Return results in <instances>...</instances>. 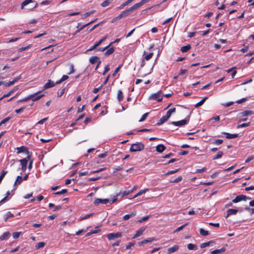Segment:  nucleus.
I'll use <instances>...</instances> for the list:
<instances>
[{"label": "nucleus", "mask_w": 254, "mask_h": 254, "mask_svg": "<svg viewBox=\"0 0 254 254\" xmlns=\"http://www.w3.org/2000/svg\"><path fill=\"white\" fill-rule=\"evenodd\" d=\"M144 148V145L142 143L136 142L132 144L129 149L130 152L140 151L142 150Z\"/></svg>", "instance_id": "1"}, {"label": "nucleus", "mask_w": 254, "mask_h": 254, "mask_svg": "<svg viewBox=\"0 0 254 254\" xmlns=\"http://www.w3.org/2000/svg\"><path fill=\"white\" fill-rule=\"evenodd\" d=\"M137 9V8L136 7V5L134 4L133 6H132L128 9L123 11L120 14L122 18L125 17L128 15L129 14L133 12Z\"/></svg>", "instance_id": "2"}, {"label": "nucleus", "mask_w": 254, "mask_h": 254, "mask_svg": "<svg viewBox=\"0 0 254 254\" xmlns=\"http://www.w3.org/2000/svg\"><path fill=\"white\" fill-rule=\"evenodd\" d=\"M251 197H247V196L243 194L239 195L237 196L234 199L232 200L233 203H237L242 200H247L248 199H251Z\"/></svg>", "instance_id": "3"}, {"label": "nucleus", "mask_w": 254, "mask_h": 254, "mask_svg": "<svg viewBox=\"0 0 254 254\" xmlns=\"http://www.w3.org/2000/svg\"><path fill=\"white\" fill-rule=\"evenodd\" d=\"M189 120L190 118L187 117L184 120L178 122H172L171 124L176 126H182L186 125L189 122Z\"/></svg>", "instance_id": "4"}, {"label": "nucleus", "mask_w": 254, "mask_h": 254, "mask_svg": "<svg viewBox=\"0 0 254 254\" xmlns=\"http://www.w3.org/2000/svg\"><path fill=\"white\" fill-rule=\"evenodd\" d=\"M243 210H244V208H242V207L240 208V210L237 209H232V208L229 209L227 211L226 217H228L229 216L231 215H235L239 211L241 212Z\"/></svg>", "instance_id": "5"}, {"label": "nucleus", "mask_w": 254, "mask_h": 254, "mask_svg": "<svg viewBox=\"0 0 254 254\" xmlns=\"http://www.w3.org/2000/svg\"><path fill=\"white\" fill-rule=\"evenodd\" d=\"M123 237L122 232H118L116 233H110L107 235V238H117Z\"/></svg>", "instance_id": "6"}, {"label": "nucleus", "mask_w": 254, "mask_h": 254, "mask_svg": "<svg viewBox=\"0 0 254 254\" xmlns=\"http://www.w3.org/2000/svg\"><path fill=\"white\" fill-rule=\"evenodd\" d=\"M109 201V199H101V198H97L95 200L94 202V204L97 206L99 205L100 203L105 204Z\"/></svg>", "instance_id": "7"}, {"label": "nucleus", "mask_w": 254, "mask_h": 254, "mask_svg": "<svg viewBox=\"0 0 254 254\" xmlns=\"http://www.w3.org/2000/svg\"><path fill=\"white\" fill-rule=\"evenodd\" d=\"M16 150H17V153H20L21 152H25L28 155H30L29 154V152L28 151V148L24 146H21V147H17L16 148Z\"/></svg>", "instance_id": "8"}, {"label": "nucleus", "mask_w": 254, "mask_h": 254, "mask_svg": "<svg viewBox=\"0 0 254 254\" xmlns=\"http://www.w3.org/2000/svg\"><path fill=\"white\" fill-rule=\"evenodd\" d=\"M55 84H56L55 83L54 81H52L51 80H49L48 82L44 85L43 87V90H46L49 88L53 87L55 86Z\"/></svg>", "instance_id": "9"}, {"label": "nucleus", "mask_w": 254, "mask_h": 254, "mask_svg": "<svg viewBox=\"0 0 254 254\" xmlns=\"http://www.w3.org/2000/svg\"><path fill=\"white\" fill-rule=\"evenodd\" d=\"M179 247L178 245H175L172 247L169 248L167 250V254H171L179 250Z\"/></svg>", "instance_id": "10"}, {"label": "nucleus", "mask_w": 254, "mask_h": 254, "mask_svg": "<svg viewBox=\"0 0 254 254\" xmlns=\"http://www.w3.org/2000/svg\"><path fill=\"white\" fill-rule=\"evenodd\" d=\"M222 134L226 135V138L227 139H232L236 138L239 136V134L235 133V134H230L228 132H223Z\"/></svg>", "instance_id": "11"}, {"label": "nucleus", "mask_w": 254, "mask_h": 254, "mask_svg": "<svg viewBox=\"0 0 254 254\" xmlns=\"http://www.w3.org/2000/svg\"><path fill=\"white\" fill-rule=\"evenodd\" d=\"M145 228L144 227H141L139 229H138L134 235L133 236L132 238H136L138 237L142 234L143 232L144 231Z\"/></svg>", "instance_id": "12"}, {"label": "nucleus", "mask_w": 254, "mask_h": 254, "mask_svg": "<svg viewBox=\"0 0 254 254\" xmlns=\"http://www.w3.org/2000/svg\"><path fill=\"white\" fill-rule=\"evenodd\" d=\"M22 181H23V179H22V177L18 176L17 177L16 181L14 183L13 190H16V188H17L16 186L18 185H20L21 183V182H22Z\"/></svg>", "instance_id": "13"}, {"label": "nucleus", "mask_w": 254, "mask_h": 254, "mask_svg": "<svg viewBox=\"0 0 254 254\" xmlns=\"http://www.w3.org/2000/svg\"><path fill=\"white\" fill-rule=\"evenodd\" d=\"M226 248L225 247L221 248L220 249L215 250L211 252V254H220L225 252Z\"/></svg>", "instance_id": "14"}, {"label": "nucleus", "mask_w": 254, "mask_h": 254, "mask_svg": "<svg viewBox=\"0 0 254 254\" xmlns=\"http://www.w3.org/2000/svg\"><path fill=\"white\" fill-rule=\"evenodd\" d=\"M31 158V155H28L26 158H24L23 159H21L19 160V162L21 163V166H27L28 160H30Z\"/></svg>", "instance_id": "15"}, {"label": "nucleus", "mask_w": 254, "mask_h": 254, "mask_svg": "<svg viewBox=\"0 0 254 254\" xmlns=\"http://www.w3.org/2000/svg\"><path fill=\"white\" fill-rule=\"evenodd\" d=\"M40 93V92H38L36 93H35V94H32L31 95H34V97H32V98H31V100L33 101H37L39 99H40V98H41L43 96H44V94H41L40 95H38V94Z\"/></svg>", "instance_id": "16"}, {"label": "nucleus", "mask_w": 254, "mask_h": 254, "mask_svg": "<svg viewBox=\"0 0 254 254\" xmlns=\"http://www.w3.org/2000/svg\"><path fill=\"white\" fill-rule=\"evenodd\" d=\"M136 211L135 210H134L133 211L131 212L130 214H127L124 216V219L125 220H127L129 219V218L133 217L136 215Z\"/></svg>", "instance_id": "17"}, {"label": "nucleus", "mask_w": 254, "mask_h": 254, "mask_svg": "<svg viewBox=\"0 0 254 254\" xmlns=\"http://www.w3.org/2000/svg\"><path fill=\"white\" fill-rule=\"evenodd\" d=\"M166 149V147L163 144H159L156 147L158 152L161 153Z\"/></svg>", "instance_id": "18"}, {"label": "nucleus", "mask_w": 254, "mask_h": 254, "mask_svg": "<svg viewBox=\"0 0 254 254\" xmlns=\"http://www.w3.org/2000/svg\"><path fill=\"white\" fill-rule=\"evenodd\" d=\"M169 117H168L166 115L163 116L161 118V119L159 120V122L157 123V125H161L164 123L165 122H166L168 119Z\"/></svg>", "instance_id": "19"}, {"label": "nucleus", "mask_w": 254, "mask_h": 254, "mask_svg": "<svg viewBox=\"0 0 254 254\" xmlns=\"http://www.w3.org/2000/svg\"><path fill=\"white\" fill-rule=\"evenodd\" d=\"M254 112L252 110H246L243 112L240 113V115L242 117L250 115H252Z\"/></svg>", "instance_id": "20"}, {"label": "nucleus", "mask_w": 254, "mask_h": 254, "mask_svg": "<svg viewBox=\"0 0 254 254\" xmlns=\"http://www.w3.org/2000/svg\"><path fill=\"white\" fill-rule=\"evenodd\" d=\"M33 2H35V1L33 0H25L21 3V9H23L25 6L28 5V4H29L30 3H33Z\"/></svg>", "instance_id": "21"}, {"label": "nucleus", "mask_w": 254, "mask_h": 254, "mask_svg": "<svg viewBox=\"0 0 254 254\" xmlns=\"http://www.w3.org/2000/svg\"><path fill=\"white\" fill-rule=\"evenodd\" d=\"M106 50L107 51L105 53V55L106 56H110V55L112 54L115 51V48L114 47H111L110 48H108Z\"/></svg>", "instance_id": "22"}, {"label": "nucleus", "mask_w": 254, "mask_h": 254, "mask_svg": "<svg viewBox=\"0 0 254 254\" xmlns=\"http://www.w3.org/2000/svg\"><path fill=\"white\" fill-rule=\"evenodd\" d=\"M134 0H127L123 4H122L120 6H119L117 9H122L124 7L127 5L128 4L132 2Z\"/></svg>", "instance_id": "23"}, {"label": "nucleus", "mask_w": 254, "mask_h": 254, "mask_svg": "<svg viewBox=\"0 0 254 254\" xmlns=\"http://www.w3.org/2000/svg\"><path fill=\"white\" fill-rule=\"evenodd\" d=\"M113 1L114 0H105L101 4V5L102 7L107 6L112 3Z\"/></svg>", "instance_id": "24"}, {"label": "nucleus", "mask_w": 254, "mask_h": 254, "mask_svg": "<svg viewBox=\"0 0 254 254\" xmlns=\"http://www.w3.org/2000/svg\"><path fill=\"white\" fill-rule=\"evenodd\" d=\"M136 189V187L134 186L132 188V189H131V190H129L128 191H124V192L123 193V195H122V196H126V195H127L131 193Z\"/></svg>", "instance_id": "25"}, {"label": "nucleus", "mask_w": 254, "mask_h": 254, "mask_svg": "<svg viewBox=\"0 0 254 254\" xmlns=\"http://www.w3.org/2000/svg\"><path fill=\"white\" fill-rule=\"evenodd\" d=\"M99 60V58L96 56L91 57L89 59V62L92 64H94L95 63L97 62Z\"/></svg>", "instance_id": "26"}, {"label": "nucleus", "mask_w": 254, "mask_h": 254, "mask_svg": "<svg viewBox=\"0 0 254 254\" xmlns=\"http://www.w3.org/2000/svg\"><path fill=\"white\" fill-rule=\"evenodd\" d=\"M191 48V46L190 45H188L185 46H183L181 48V51L183 53H185L188 52Z\"/></svg>", "instance_id": "27"}, {"label": "nucleus", "mask_w": 254, "mask_h": 254, "mask_svg": "<svg viewBox=\"0 0 254 254\" xmlns=\"http://www.w3.org/2000/svg\"><path fill=\"white\" fill-rule=\"evenodd\" d=\"M199 233L202 236L205 237L209 235V231H206L202 228L199 229Z\"/></svg>", "instance_id": "28"}, {"label": "nucleus", "mask_w": 254, "mask_h": 254, "mask_svg": "<svg viewBox=\"0 0 254 254\" xmlns=\"http://www.w3.org/2000/svg\"><path fill=\"white\" fill-rule=\"evenodd\" d=\"M149 190L148 189H146L145 190H140L137 194H136L132 198H136L137 196L141 195V194L145 193L146 191Z\"/></svg>", "instance_id": "29"}, {"label": "nucleus", "mask_w": 254, "mask_h": 254, "mask_svg": "<svg viewBox=\"0 0 254 254\" xmlns=\"http://www.w3.org/2000/svg\"><path fill=\"white\" fill-rule=\"evenodd\" d=\"M176 112V108H171L170 109H169L167 112V114H166V116L170 118L172 115V114L175 113Z\"/></svg>", "instance_id": "30"}, {"label": "nucleus", "mask_w": 254, "mask_h": 254, "mask_svg": "<svg viewBox=\"0 0 254 254\" xmlns=\"http://www.w3.org/2000/svg\"><path fill=\"white\" fill-rule=\"evenodd\" d=\"M68 78V76L66 75H64L63 76V77L61 78L60 80L59 81H57L56 83L57 84H59L61 83L62 82L64 81V80L67 79Z\"/></svg>", "instance_id": "31"}, {"label": "nucleus", "mask_w": 254, "mask_h": 254, "mask_svg": "<svg viewBox=\"0 0 254 254\" xmlns=\"http://www.w3.org/2000/svg\"><path fill=\"white\" fill-rule=\"evenodd\" d=\"M213 243H214V242L212 241H209V242H207L206 243H203L200 245V247L201 249H202V248H204L209 246L210 244H212Z\"/></svg>", "instance_id": "32"}, {"label": "nucleus", "mask_w": 254, "mask_h": 254, "mask_svg": "<svg viewBox=\"0 0 254 254\" xmlns=\"http://www.w3.org/2000/svg\"><path fill=\"white\" fill-rule=\"evenodd\" d=\"M207 97H205L203 99H202L200 101H199L198 103L195 105V107L198 108L199 106L202 105L204 102L206 101V100L207 99Z\"/></svg>", "instance_id": "33"}, {"label": "nucleus", "mask_w": 254, "mask_h": 254, "mask_svg": "<svg viewBox=\"0 0 254 254\" xmlns=\"http://www.w3.org/2000/svg\"><path fill=\"white\" fill-rule=\"evenodd\" d=\"M160 96L156 93L151 94L149 97V100H157Z\"/></svg>", "instance_id": "34"}, {"label": "nucleus", "mask_w": 254, "mask_h": 254, "mask_svg": "<svg viewBox=\"0 0 254 254\" xmlns=\"http://www.w3.org/2000/svg\"><path fill=\"white\" fill-rule=\"evenodd\" d=\"M124 98V95L122 91L121 90H119L118 92V100L119 102L123 100Z\"/></svg>", "instance_id": "35"}, {"label": "nucleus", "mask_w": 254, "mask_h": 254, "mask_svg": "<svg viewBox=\"0 0 254 254\" xmlns=\"http://www.w3.org/2000/svg\"><path fill=\"white\" fill-rule=\"evenodd\" d=\"M45 245V243L42 242L38 243L37 244L35 245V248L36 249H39L42 248H43Z\"/></svg>", "instance_id": "36"}, {"label": "nucleus", "mask_w": 254, "mask_h": 254, "mask_svg": "<svg viewBox=\"0 0 254 254\" xmlns=\"http://www.w3.org/2000/svg\"><path fill=\"white\" fill-rule=\"evenodd\" d=\"M188 249L190 250H196L197 247L195 245L189 244L188 245Z\"/></svg>", "instance_id": "37"}, {"label": "nucleus", "mask_w": 254, "mask_h": 254, "mask_svg": "<svg viewBox=\"0 0 254 254\" xmlns=\"http://www.w3.org/2000/svg\"><path fill=\"white\" fill-rule=\"evenodd\" d=\"M250 124H251L250 122L248 123H243V124H242L241 125H238L237 126V128H241V127H247L249 126L250 125Z\"/></svg>", "instance_id": "38"}, {"label": "nucleus", "mask_w": 254, "mask_h": 254, "mask_svg": "<svg viewBox=\"0 0 254 254\" xmlns=\"http://www.w3.org/2000/svg\"><path fill=\"white\" fill-rule=\"evenodd\" d=\"M22 234V233L21 232H16L13 233L12 236L13 238H18L20 237Z\"/></svg>", "instance_id": "39"}, {"label": "nucleus", "mask_w": 254, "mask_h": 254, "mask_svg": "<svg viewBox=\"0 0 254 254\" xmlns=\"http://www.w3.org/2000/svg\"><path fill=\"white\" fill-rule=\"evenodd\" d=\"M106 38H107V36H105V37H103L98 42H97L95 43L97 47L99 46L101 44V43L106 40Z\"/></svg>", "instance_id": "40"}, {"label": "nucleus", "mask_w": 254, "mask_h": 254, "mask_svg": "<svg viewBox=\"0 0 254 254\" xmlns=\"http://www.w3.org/2000/svg\"><path fill=\"white\" fill-rule=\"evenodd\" d=\"M67 192V190L66 189H63L61 191H57L55 192L54 194L56 195H59V194H63L66 193Z\"/></svg>", "instance_id": "41"}, {"label": "nucleus", "mask_w": 254, "mask_h": 254, "mask_svg": "<svg viewBox=\"0 0 254 254\" xmlns=\"http://www.w3.org/2000/svg\"><path fill=\"white\" fill-rule=\"evenodd\" d=\"M34 95H29L28 96V97L23 99H21L19 101V102H25V101H27L29 100H30L31 99V98H32V97H34Z\"/></svg>", "instance_id": "42"}, {"label": "nucleus", "mask_w": 254, "mask_h": 254, "mask_svg": "<svg viewBox=\"0 0 254 254\" xmlns=\"http://www.w3.org/2000/svg\"><path fill=\"white\" fill-rule=\"evenodd\" d=\"M14 215L10 212H8L5 215V221H6L9 218L13 217Z\"/></svg>", "instance_id": "43"}, {"label": "nucleus", "mask_w": 254, "mask_h": 254, "mask_svg": "<svg viewBox=\"0 0 254 254\" xmlns=\"http://www.w3.org/2000/svg\"><path fill=\"white\" fill-rule=\"evenodd\" d=\"M95 12V10H92L89 12H86L85 14H84L83 18H86L87 17L90 16L91 14L94 13Z\"/></svg>", "instance_id": "44"}, {"label": "nucleus", "mask_w": 254, "mask_h": 254, "mask_svg": "<svg viewBox=\"0 0 254 254\" xmlns=\"http://www.w3.org/2000/svg\"><path fill=\"white\" fill-rule=\"evenodd\" d=\"M153 55V53H150L148 55L144 56L143 58V59L145 60H146V61H148L152 57Z\"/></svg>", "instance_id": "45"}, {"label": "nucleus", "mask_w": 254, "mask_h": 254, "mask_svg": "<svg viewBox=\"0 0 254 254\" xmlns=\"http://www.w3.org/2000/svg\"><path fill=\"white\" fill-rule=\"evenodd\" d=\"M223 154V152L219 151L217 154V155L213 157V160H215V159H217L220 158L222 156Z\"/></svg>", "instance_id": "46"}, {"label": "nucleus", "mask_w": 254, "mask_h": 254, "mask_svg": "<svg viewBox=\"0 0 254 254\" xmlns=\"http://www.w3.org/2000/svg\"><path fill=\"white\" fill-rule=\"evenodd\" d=\"M10 236V233L9 232L4 233L0 237V238H6Z\"/></svg>", "instance_id": "47"}, {"label": "nucleus", "mask_w": 254, "mask_h": 254, "mask_svg": "<svg viewBox=\"0 0 254 254\" xmlns=\"http://www.w3.org/2000/svg\"><path fill=\"white\" fill-rule=\"evenodd\" d=\"M182 177L181 176H179L178 178L175 179L174 180L171 181V183H177L182 181Z\"/></svg>", "instance_id": "48"}, {"label": "nucleus", "mask_w": 254, "mask_h": 254, "mask_svg": "<svg viewBox=\"0 0 254 254\" xmlns=\"http://www.w3.org/2000/svg\"><path fill=\"white\" fill-rule=\"evenodd\" d=\"M154 239H145L139 243V245L145 244L149 242H152Z\"/></svg>", "instance_id": "49"}, {"label": "nucleus", "mask_w": 254, "mask_h": 254, "mask_svg": "<svg viewBox=\"0 0 254 254\" xmlns=\"http://www.w3.org/2000/svg\"><path fill=\"white\" fill-rule=\"evenodd\" d=\"M149 113H145L144 114H143L141 118H140V119L139 120V122H143L147 118V117L148 116V115Z\"/></svg>", "instance_id": "50"}, {"label": "nucleus", "mask_w": 254, "mask_h": 254, "mask_svg": "<svg viewBox=\"0 0 254 254\" xmlns=\"http://www.w3.org/2000/svg\"><path fill=\"white\" fill-rule=\"evenodd\" d=\"M244 209H245L248 211H249L252 214L254 213V208H251L249 206H246Z\"/></svg>", "instance_id": "51"}, {"label": "nucleus", "mask_w": 254, "mask_h": 254, "mask_svg": "<svg viewBox=\"0 0 254 254\" xmlns=\"http://www.w3.org/2000/svg\"><path fill=\"white\" fill-rule=\"evenodd\" d=\"M135 244V242H131L129 243L126 246V249L128 250L130 249L132 247H133Z\"/></svg>", "instance_id": "52"}, {"label": "nucleus", "mask_w": 254, "mask_h": 254, "mask_svg": "<svg viewBox=\"0 0 254 254\" xmlns=\"http://www.w3.org/2000/svg\"><path fill=\"white\" fill-rule=\"evenodd\" d=\"M12 93V91H10L8 93H7V94H4L2 97L0 98V100H2V99L3 98H5L6 97H9V96H10Z\"/></svg>", "instance_id": "53"}, {"label": "nucleus", "mask_w": 254, "mask_h": 254, "mask_svg": "<svg viewBox=\"0 0 254 254\" xmlns=\"http://www.w3.org/2000/svg\"><path fill=\"white\" fill-rule=\"evenodd\" d=\"M93 215V213H90V214H86L84 217L81 218L80 219V220H83L88 219L89 217H90L91 216H92Z\"/></svg>", "instance_id": "54"}, {"label": "nucleus", "mask_w": 254, "mask_h": 254, "mask_svg": "<svg viewBox=\"0 0 254 254\" xmlns=\"http://www.w3.org/2000/svg\"><path fill=\"white\" fill-rule=\"evenodd\" d=\"M122 17L120 15V14H119L118 16L114 17L113 19H112V23H114V22H117L118 20L122 19Z\"/></svg>", "instance_id": "55"}, {"label": "nucleus", "mask_w": 254, "mask_h": 254, "mask_svg": "<svg viewBox=\"0 0 254 254\" xmlns=\"http://www.w3.org/2000/svg\"><path fill=\"white\" fill-rule=\"evenodd\" d=\"M7 173V171L2 170L0 173L1 174L0 176V180H2V179H3V178L4 177L5 175Z\"/></svg>", "instance_id": "56"}, {"label": "nucleus", "mask_w": 254, "mask_h": 254, "mask_svg": "<svg viewBox=\"0 0 254 254\" xmlns=\"http://www.w3.org/2000/svg\"><path fill=\"white\" fill-rule=\"evenodd\" d=\"M149 217H150V215L146 216H145V217H144L142 218H141V219H140V220H139L138 221V222L139 223H142V222H144V221H146L147 220H148V218H149Z\"/></svg>", "instance_id": "57"}, {"label": "nucleus", "mask_w": 254, "mask_h": 254, "mask_svg": "<svg viewBox=\"0 0 254 254\" xmlns=\"http://www.w3.org/2000/svg\"><path fill=\"white\" fill-rule=\"evenodd\" d=\"M179 171V169H176L174 171H168L165 175H169L173 174H174V173L178 172Z\"/></svg>", "instance_id": "58"}, {"label": "nucleus", "mask_w": 254, "mask_h": 254, "mask_svg": "<svg viewBox=\"0 0 254 254\" xmlns=\"http://www.w3.org/2000/svg\"><path fill=\"white\" fill-rule=\"evenodd\" d=\"M96 228V230H91L90 231V234L92 235V234H96V233H98L100 231V229H98V227H97L95 228Z\"/></svg>", "instance_id": "59"}, {"label": "nucleus", "mask_w": 254, "mask_h": 254, "mask_svg": "<svg viewBox=\"0 0 254 254\" xmlns=\"http://www.w3.org/2000/svg\"><path fill=\"white\" fill-rule=\"evenodd\" d=\"M110 46L109 45L104 48H98L97 49V51H99V52H103L104 51H105L106 49H107L108 48H109Z\"/></svg>", "instance_id": "60"}, {"label": "nucleus", "mask_w": 254, "mask_h": 254, "mask_svg": "<svg viewBox=\"0 0 254 254\" xmlns=\"http://www.w3.org/2000/svg\"><path fill=\"white\" fill-rule=\"evenodd\" d=\"M206 170V168L205 167H204L200 169H197L195 171V173H201L204 172Z\"/></svg>", "instance_id": "61"}, {"label": "nucleus", "mask_w": 254, "mask_h": 254, "mask_svg": "<svg viewBox=\"0 0 254 254\" xmlns=\"http://www.w3.org/2000/svg\"><path fill=\"white\" fill-rule=\"evenodd\" d=\"M247 100V98H242L240 100H239L238 101H236V103H238V104H241L243 102H245V101H246Z\"/></svg>", "instance_id": "62"}, {"label": "nucleus", "mask_w": 254, "mask_h": 254, "mask_svg": "<svg viewBox=\"0 0 254 254\" xmlns=\"http://www.w3.org/2000/svg\"><path fill=\"white\" fill-rule=\"evenodd\" d=\"M25 107H21L18 109L15 110V112L17 114H19L21 112L23 111L25 109Z\"/></svg>", "instance_id": "63"}, {"label": "nucleus", "mask_w": 254, "mask_h": 254, "mask_svg": "<svg viewBox=\"0 0 254 254\" xmlns=\"http://www.w3.org/2000/svg\"><path fill=\"white\" fill-rule=\"evenodd\" d=\"M223 141L222 139H217L216 140H215V141L214 142V143L215 144H217V145H219V144H221L223 143Z\"/></svg>", "instance_id": "64"}]
</instances>
